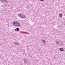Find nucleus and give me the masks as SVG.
<instances>
[{"label":"nucleus","mask_w":65,"mask_h":65,"mask_svg":"<svg viewBox=\"0 0 65 65\" xmlns=\"http://www.w3.org/2000/svg\"><path fill=\"white\" fill-rule=\"evenodd\" d=\"M13 25L15 27H20V24L18 22L16 21L14 22L13 23Z\"/></svg>","instance_id":"obj_1"},{"label":"nucleus","mask_w":65,"mask_h":65,"mask_svg":"<svg viewBox=\"0 0 65 65\" xmlns=\"http://www.w3.org/2000/svg\"><path fill=\"white\" fill-rule=\"evenodd\" d=\"M0 1L2 2V3H4V2L6 3H7V1L6 0H0Z\"/></svg>","instance_id":"obj_4"},{"label":"nucleus","mask_w":65,"mask_h":65,"mask_svg":"<svg viewBox=\"0 0 65 65\" xmlns=\"http://www.w3.org/2000/svg\"><path fill=\"white\" fill-rule=\"evenodd\" d=\"M14 44H15V45H20V44L19 43H18L17 42H13Z\"/></svg>","instance_id":"obj_3"},{"label":"nucleus","mask_w":65,"mask_h":65,"mask_svg":"<svg viewBox=\"0 0 65 65\" xmlns=\"http://www.w3.org/2000/svg\"><path fill=\"white\" fill-rule=\"evenodd\" d=\"M62 16L63 15L61 14H60L59 15V17H62Z\"/></svg>","instance_id":"obj_9"},{"label":"nucleus","mask_w":65,"mask_h":65,"mask_svg":"<svg viewBox=\"0 0 65 65\" xmlns=\"http://www.w3.org/2000/svg\"><path fill=\"white\" fill-rule=\"evenodd\" d=\"M40 1H44V0H39Z\"/></svg>","instance_id":"obj_12"},{"label":"nucleus","mask_w":65,"mask_h":65,"mask_svg":"<svg viewBox=\"0 0 65 65\" xmlns=\"http://www.w3.org/2000/svg\"><path fill=\"white\" fill-rule=\"evenodd\" d=\"M26 7L27 9H29L30 8V7L28 6H26Z\"/></svg>","instance_id":"obj_11"},{"label":"nucleus","mask_w":65,"mask_h":65,"mask_svg":"<svg viewBox=\"0 0 65 65\" xmlns=\"http://www.w3.org/2000/svg\"><path fill=\"white\" fill-rule=\"evenodd\" d=\"M20 30V28H19L17 27L16 28V29H15V31H17V32H20V31L19 30Z\"/></svg>","instance_id":"obj_5"},{"label":"nucleus","mask_w":65,"mask_h":65,"mask_svg":"<svg viewBox=\"0 0 65 65\" xmlns=\"http://www.w3.org/2000/svg\"><path fill=\"white\" fill-rule=\"evenodd\" d=\"M24 62H25V63H27V62H28V59L26 58H24Z\"/></svg>","instance_id":"obj_6"},{"label":"nucleus","mask_w":65,"mask_h":65,"mask_svg":"<svg viewBox=\"0 0 65 65\" xmlns=\"http://www.w3.org/2000/svg\"><path fill=\"white\" fill-rule=\"evenodd\" d=\"M42 43H45V41L44 40H42Z\"/></svg>","instance_id":"obj_8"},{"label":"nucleus","mask_w":65,"mask_h":65,"mask_svg":"<svg viewBox=\"0 0 65 65\" xmlns=\"http://www.w3.org/2000/svg\"><path fill=\"white\" fill-rule=\"evenodd\" d=\"M59 50L60 51H64V48H59Z\"/></svg>","instance_id":"obj_7"},{"label":"nucleus","mask_w":65,"mask_h":65,"mask_svg":"<svg viewBox=\"0 0 65 65\" xmlns=\"http://www.w3.org/2000/svg\"><path fill=\"white\" fill-rule=\"evenodd\" d=\"M18 16L22 19H25L26 18L25 16L22 14H18Z\"/></svg>","instance_id":"obj_2"},{"label":"nucleus","mask_w":65,"mask_h":65,"mask_svg":"<svg viewBox=\"0 0 65 65\" xmlns=\"http://www.w3.org/2000/svg\"><path fill=\"white\" fill-rule=\"evenodd\" d=\"M25 34H26L27 35V34H28V33H27V32H25Z\"/></svg>","instance_id":"obj_13"},{"label":"nucleus","mask_w":65,"mask_h":65,"mask_svg":"<svg viewBox=\"0 0 65 65\" xmlns=\"http://www.w3.org/2000/svg\"><path fill=\"white\" fill-rule=\"evenodd\" d=\"M56 43L57 44H59V42H58V41H56Z\"/></svg>","instance_id":"obj_10"}]
</instances>
